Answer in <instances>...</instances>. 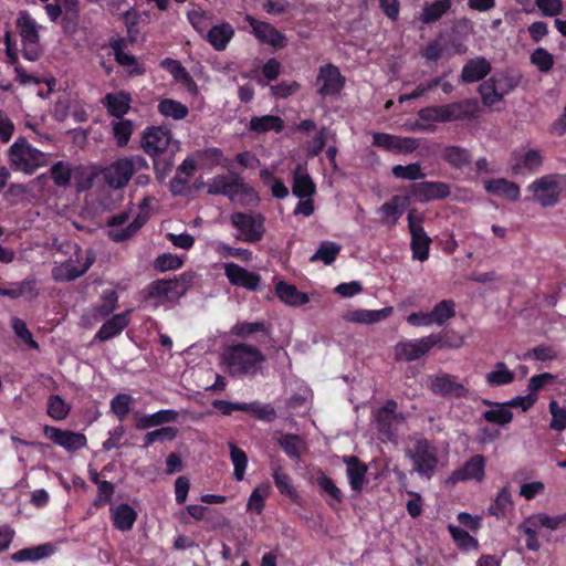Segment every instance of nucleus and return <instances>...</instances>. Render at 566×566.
<instances>
[{
	"label": "nucleus",
	"instance_id": "nucleus-1",
	"mask_svg": "<svg viewBox=\"0 0 566 566\" xmlns=\"http://www.w3.org/2000/svg\"><path fill=\"white\" fill-rule=\"evenodd\" d=\"M266 360L265 355L255 346L238 343L229 346L222 354V363L232 377H253Z\"/></svg>",
	"mask_w": 566,
	"mask_h": 566
},
{
	"label": "nucleus",
	"instance_id": "nucleus-2",
	"mask_svg": "<svg viewBox=\"0 0 566 566\" xmlns=\"http://www.w3.org/2000/svg\"><path fill=\"white\" fill-rule=\"evenodd\" d=\"M207 192L209 195H221L233 202L248 205L252 200H256L258 196L252 186L247 184L242 177L235 172L214 176L207 184Z\"/></svg>",
	"mask_w": 566,
	"mask_h": 566
},
{
	"label": "nucleus",
	"instance_id": "nucleus-3",
	"mask_svg": "<svg viewBox=\"0 0 566 566\" xmlns=\"http://www.w3.org/2000/svg\"><path fill=\"white\" fill-rule=\"evenodd\" d=\"M527 190L533 193V199L543 208L555 207L560 197L566 193V175L548 174L535 179L528 185Z\"/></svg>",
	"mask_w": 566,
	"mask_h": 566
},
{
	"label": "nucleus",
	"instance_id": "nucleus-4",
	"mask_svg": "<svg viewBox=\"0 0 566 566\" xmlns=\"http://www.w3.org/2000/svg\"><path fill=\"white\" fill-rule=\"evenodd\" d=\"M406 457L412 462V471L430 480L437 471L439 458L436 446L426 438L415 439L412 447L406 450Z\"/></svg>",
	"mask_w": 566,
	"mask_h": 566
},
{
	"label": "nucleus",
	"instance_id": "nucleus-5",
	"mask_svg": "<svg viewBox=\"0 0 566 566\" xmlns=\"http://www.w3.org/2000/svg\"><path fill=\"white\" fill-rule=\"evenodd\" d=\"M43 153L25 138H18L9 148V160L14 170L32 175L40 166Z\"/></svg>",
	"mask_w": 566,
	"mask_h": 566
},
{
	"label": "nucleus",
	"instance_id": "nucleus-6",
	"mask_svg": "<svg viewBox=\"0 0 566 566\" xmlns=\"http://www.w3.org/2000/svg\"><path fill=\"white\" fill-rule=\"evenodd\" d=\"M397 409V401L388 399L374 415L378 437L382 442L397 441L398 428L405 421V417Z\"/></svg>",
	"mask_w": 566,
	"mask_h": 566
},
{
	"label": "nucleus",
	"instance_id": "nucleus-7",
	"mask_svg": "<svg viewBox=\"0 0 566 566\" xmlns=\"http://www.w3.org/2000/svg\"><path fill=\"white\" fill-rule=\"evenodd\" d=\"M230 221L240 231V234L235 235L239 241L255 243L261 241L265 233V218L261 213L233 212Z\"/></svg>",
	"mask_w": 566,
	"mask_h": 566
},
{
	"label": "nucleus",
	"instance_id": "nucleus-8",
	"mask_svg": "<svg viewBox=\"0 0 566 566\" xmlns=\"http://www.w3.org/2000/svg\"><path fill=\"white\" fill-rule=\"evenodd\" d=\"M444 344L440 334H431L429 336L401 340L395 347L396 360L413 361L428 354L436 345Z\"/></svg>",
	"mask_w": 566,
	"mask_h": 566
},
{
	"label": "nucleus",
	"instance_id": "nucleus-9",
	"mask_svg": "<svg viewBox=\"0 0 566 566\" xmlns=\"http://www.w3.org/2000/svg\"><path fill=\"white\" fill-rule=\"evenodd\" d=\"M135 172V161L129 157H120L101 169L105 184L113 190L125 188Z\"/></svg>",
	"mask_w": 566,
	"mask_h": 566
},
{
	"label": "nucleus",
	"instance_id": "nucleus-10",
	"mask_svg": "<svg viewBox=\"0 0 566 566\" xmlns=\"http://www.w3.org/2000/svg\"><path fill=\"white\" fill-rule=\"evenodd\" d=\"M457 379V376L447 373L431 375L428 377L429 389L433 395L442 398H467L469 388Z\"/></svg>",
	"mask_w": 566,
	"mask_h": 566
},
{
	"label": "nucleus",
	"instance_id": "nucleus-11",
	"mask_svg": "<svg viewBox=\"0 0 566 566\" xmlns=\"http://www.w3.org/2000/svg\"><path fill=\"white\" fill-rule=\"evenodd\" d=\"M346 84L345 76L333 63H326L318 69L316 85L322 97L337 96Z\"/></svg>",
	"mask_w": 566,
	"mask_h": 566
},
{
	"label": "nucleus",
	"instance_id": "nucleus-12",
	"mask_svg": "<svg viewBox=\"0 0 566 566\" xmlns=\"http://www.w3.org/2000/svg\"><path fill=\"white\" fill-rule=\"evenodd\" d=\"M96 260L95 252L87 250L84 262L81 266L76 265V262L81 261V256L76 253V260L69 259L52 270V279L55 282H70L85 274Z\"/></svg>",
	"mask_w": 566,
	"mask_h": 566
},
{
	"label": "nucleus",
	"instance_id": "nucleus-13",
	"mask_svg": "<svg viewBox=\"0 0 566 566\" xmlns=\"http://www.w3.org/2000/svg\"><path fill=\"white\" fill-rule=\"evenodd\" d=\"M43 434L54 444L65 449L67 452H75L86 447L87 438L84 433L71 430H63L54 426L45 424Z\"/></svg>",
	"mask_w": 566,
	"mask_h": 566
},
{
	"label": "nucleus",
	"instance_id": "nucleus-14",
	"mask_svg": "<svg viewBox=\"0 0 566 566\" xmlns=\"http://www.w3.org/2000/svg\"><path fill=\"white\" fill-rule=\"evenodd\" d=\"M171 133L161 126L147 127L142 137V147L148 156H158L168 153Z\"/></svg>",
	"mask_w": 566,
	"mask_h": 566
},
{
	"label": "nucleus",
	"instance_id": "nucleus-15",
	"mask_svg": "<svg viewBox=\"0 0 566 566\" xmlns=\"http://www.w3.org/2000/svg\"><path fill=\"white\" fill-rule=\"evenodd\" d=\"M244 20L251 25L254 36L261 43L269 44L275 49L286 45V36L271 23L259 21L250 14H247Z\"/></svg>",
	"mask_w": 566,
	"mask_h": 566
},
{
	"label": "nucleus",
	"instance_id": "nucleus-16",
	"mask_svg": "<svg viewBox=\"0 0 566 566\" xmlns=\"http://www.w3.org/2000/svg\"><path fill=\"white\" fill-rule=\"evenodd\" d=\"M223 270L231 285L243 287L248 291H258L260 289V274L249 271L233 262L224 263Z\"/></svg>",
	"mask_w": 566,
	"mask_h": 566
},
{
	"label": "nucleus",
	"instance_id": "nucleus-17",
	"mask_svg": "<svg viewBox=\"0 0 566 566\" xmlns=\"http://www.w3.org/2000/svg\"><path fill=\"white\" fill-rule=\"evenodd\" d=\"M486 459L482 454L471 457L462 467L455 469L449 480L452 483L474 480L482 482L485 476Z\"/></svg>",
	"mask_w": 566,
	"mask_h": 566
},
{
	"label": "nucleus",
	"instance_id": "nucleus-18",
	"mask_svg": "<svg viewBox=\"0 0 566 566\" xmlns=\"http://www.w3.org/2000/svg\"><path fill=\"white\" fill-rule=\"evenodd\" d=\"M109 46L114 52L115 61L122 66L129 67L127 71L129 76L143 75L146 72L145 66L138 62L135 55L125 52L127 46L126 39H113L109 42Z\"/></svg>",
	"mask_w": 566,
	"mask_h": 566
},
{
	"label": "nucleus",
	"instance_id": "nucleus-19",
	"mask_svg": "<svg viewBox=\"0 0 566 566\" xmlns=\"http://www.w3.org/2000/svg\"><path fill=\"white\" fill-rule=\"evenodd\" d=\"M130 310L108 318L95 334V339L105 342L119 335L130 323Z\"/></svg>",
	"mask_w": 566,
	"mask_h": 566
},
{
	"label": "nucleus",
	"instance_id": "nucleus-20",
	"mask_svg": "<svg viewBox=\"0 0 566 566\" xmlns=\"http://www.w3.org/2000/svg\"><path fill=\"white\" fill-rule=\"evenodd\" d=\"M102 104L107 109L109 116L120 119L130 109L132 95L126 91L107 93L102 98Z\"/></svg>",
	"mask_w": 566,
	"mask_h": 566
},
{
	"label": "nucleus",
	"instance_id": "nucleus-21",
	"mask_svg": "<svg viewBox=\"0 0 566 566\" xmlns=\"http://www.w3.org/2000/svg\"><path fill=\"white\" fill-rule=\"evenodd\" d=\"M409 203L410 197L392 196L390 200L384 202L379 208V213L382 216V223L391 227L396 226Z\"/></svg>",
	"mask_w": 566,
	"mask_h": 566
},
{
	"label": "nucleus",
	"instance_id": "nucleus-22",
	"mask_svg": "<svg viewBox=\"0 0 566 566\" xmlns=\"http://www.w3.org/2000/svg\"><path fill=\"white\" fill-rule=\"evenodd\" d=\"M478 111L479 103L476 98H465L444 105L447 123L472 118L475 116Z\"/></svg>",
	"mask_w": 566,
	"mask_h": 566
},
{
	"label": "nucleus",
	"instance_id": "nucleus-23",
	"mask_svg": "<svg viewBox=\"0 0 566 566\" xmlns=\"http://www.w3.org/2000/svg\"><path fill=\"white\" fill-rule=\"evenodd\" d=\"M491 63L483 56L469 60L461 72L463 83H474L483 80L491 72Z\"/></svg>",
	"mask_w": 566,
	"mask_h": 566
},
{
	"label": "nucleus",
	"instance_id": "nucleus-24",
	"mask_svg": "<svg viewBox=\"0 0 566 566\" xmlns=\"http://www.w3.org/2000/svg\"><path fill=\"white\" fill-rule=\"evenodd\" d=\"M484 188L488 193L504 197L513 202L521 197L520 186L505 178L489 179L485 181Z\"/></svg>",
	"mask_w": 566,
	"mask_h": 566
},
{
	"label": "nucleus",
	"instance_id": "nucleus-25",
	"mask_svg": "<svg viewBox=\"0 0 566 566\" xmlns=\"http://www.w3.org/2000/svg\"><path fill=\"white\" fill-rule=\"evenodd\" d=\"M4 44H6V55L8 59V63L14 66V72L19 82L23 85L29 83L39 84L40 81L34 76L28 74L23 66L19 62L18 49L15 42L12 41L10 32H7L4 35Z\"/></svg>",
	"mask_w": 566,
	"mask_h": 566
},
{
	"label": "nucleus",
	"instance_id": "nucleus-26",
	"mask_svg": "<svg viewBox=\"0 0 566 566\" xmlns=\"http://www.w3.org/2000/svg\"><path fill=\"white\" fill-rule=\"evenodd\" d=\"M234 36V29L230 23H221L218 25L211 27L205 39L211 44V46L217 51H223L228 43Z\"/></svg>",
	"mask_w": 566,
	"mask_h": 566
},
{
	"label": "nucleus",
	"instance_id": "nucleus-27",
	"mask_svg": "<svg viewBox=\"0 0 566 566\" xmlns=\"http://www.w3.org/2000/svg\"><path fill=\"white\" fill-rule=\"evenodd\" d=\"M316 191V186L305 169L297 165L293 172L292 192L300 199L310 198Z\"/></svg>",
	"mask_w": 566,
	"mask_h": 566
},
{
	"label": "nucleus",
	"instance_id": "nucleus-28",
	"mask_svg": "<svg viewBox=\"0 0 566 566\" xmlns=\"http://www.w3.org/2000/svg\"><path fill=\"white\" fill-rule=\"evenodd\" d=\"M482 403L489 407H496L495 409L485 410L482 415L483 419L490 423L497 426H506L513 420V412L510 410L506 402H494L489 399H483Z\"/></svg>",
	"mask_w": 566,
	"mask_h": 566
},
{
	"label": "nucleus",
	"instance_id": "nucleus-29",
	"mask_svg": "<svg viewBox=\"0 0 566 566\" xmlns=\"http://www.w3.org/2000/svg\"><path fill=\"white\" fill-rule=\"evenodd\" d=\"M274 484L279 492L287 496L294 504L302 505L303 500L292 483V478L281 467L274 469L272 474Z\"/></svg>",
	"mask_w": 566,
	"mask_h": 566
},
{
	"label": "nucleus",
	"instance_id": "nucleus-30",
	"mask_svg": "<svg viewBox=\"0 0 566 566\" xmlns=\"http://www.w3.org/2000/svg\"><path fill=\"white\" fill-rule=\"evenodd\" d=\"M391 307L380 310H354L344 316L346 321L359 324H375L386 319L391 314Z\"/></svg>",
	"mask_w": 566,
	"mask_h": 566
},
{
	"label": "nucleus",
	"instance_id": "nucleus-31",
	"mask_svg": "<svg viewBox=\"0 0 566 566\" xmlns=\"http://www.w3.org/2000/svg\"><path fill=\"white\" fill-rule=\"evenodd\" d=\"M543 165V156L536 149H528L518 160L512 166L514 175H524L525 172L534 174L539 170Z\"/></svg>",
	"mask_w": 566,
	"mask_h": 566
},
{
	"label": "nucleus",
	"instance_id": "nucleus-32",
	"mask_svg": "<svg viewBox=\"0 0 566 566\" xmlns=\"http://www.w3.org/2000/svg\"><path fill=\"white\" fill-rule=\"evenodd\" d=\"M275 292L282 302L292 306H300L310 302V297L306 293L298 291L295 285L284 281H280L276 284Z\"/></svg>",
	"mask_w": 566,
	"mask_h": 566
},
{
	"label": "nucleus",
	"instance_id": "nucleus-33",
	"mask_svg": "<svg viewBox=\"0 0 566 566\" xmlns=\"http://www.w3.org/2000/svg\"><path fill=\"white\" fill-rule=\"evenodd\" d=\"M136 518V511L127 503H122L112 510L113 525L118 531L126 532L132 530Z\"/></svg>",
	"mask_w": 566,
	"mask_h": 566
},
{
	"label": "nucleus",
	"instance_id": "nucleus-34",
	"mask_svg": "<svg viewBox=\"0 0 566 566\" xmlns=\"http://www.w3.org/2000/svg\"><path fill=\"white\" fill-rule=\"evenodd\" d=\"M441 157L449 166L455 169H463L472 161V155L469 149L453 145L446 146Z\"/></svg>",
	"mask_w": 566,
	"mask_h": 566
},
{
	"label": "nucleus",
	"instance_id": "nucleus-35",
	"mask_svg": "<svg viewBox=\"0 0 566 566\" xmlns=\"http://www.w3.org/2000/svg\"><path fill=\"white\" fill-rule=\"evenodd\" d=\"M284 129V122L276 115L253 116L249 123V130L263 134L268 132L281 133Z\"/></svg>",
	"mask_w": 566,
	"mask_h": 566
},
{
	"label": "nucleus",
	"instance_id": "nucleus-36",
	"mask_svg": "<svg viewBox=\"0 0 566 566\" xmlns=\"http://www.w3.org/2000/svg\"><path fill=\"white\" fill-rule=\"evenodd\" d=\"M452 7L451 0H436L431 3H424L419 20L423 24H431L439 21L444 14H447Z\"/></svg>",
	"mask_w": 566,
	"mask_h": 566
},
{
	"label": "nucleus",
	"instance_id": "nucleus-37",
	"mask_svg": "<svg viewBox=\"0 0 566 566\" xmlns=\"http://www.w3.org/2000/svg\"><path fill=\"white\" fill-rule=\"evenodd\" d=\"M410 235V249L412 253V259L418 260L420 262L427 261L430 255V245L432 243L431 238L427 234L424 230L411 232Z\"/></svg>",
	"mask_w": 566,
	"mask_h": 566
},
{
	"label": "nucleus",
	"instance_id": "nucleus-38",
	"mask_svg": "<svg viewBox=\"0 0 566 566\" xmlns=\"http://www.w3.org/2000/svg\"><path fill=\"white\" fill-rule=\"evenodd\" d=\"M261 333L263 336L269 337L271 335V326L265 322H238L231 328V334L241 338L248 339L253 334Z\"/></svg>",
	"mask_w": 566,
	"mask_h": 566
},
{
	"label": "nucleus",
	"instance_id": "nucleus-39",
	"mask_svg": "<svg viewBox=\"0 0 566 566\" xmlns=\"http://www.w3.org/2000/svg\"><path fill=\"white\" fill-rule=\"evenodd\" d=\"M161 66L168 71L176 81L182 82L189 91L197 92L196 82L178 60L166 57L161 61Z\"/></svg>",
	"mask_w": 566,
	"mask_h": 566
},
{
	"label": "nucleus",
	"instance_id": "nucleus-40",
	"mask_svg": "<svg viewBox=\"0 0 566 566\" xmlns=\"http://www.w3.org/2000/svg\"><path fill=\"white\" fill-rule=\"evenodd\" d=\"M54 552L52 544H41L34 547L22 548L11 555V559L15 563L36 562L49 557Z\"/></svg>",
	"mask_w": 566,
	"mask_h": 566
},
{
	"label": "nucleus",
	"instance_id": "nucleus-41",
	"mask_svg": "<svg viewBox=\"0 0 566 566\" xmlns=\"http://www.w3.org/2000/svg\"><path fill=\"white\" fill-rule=\"evenodd\" d=\"M316 483L319 488L321 494L328 495L329 499H326V503L328 504L329 507H334V502L338 504L343 503L345 496L342 490L324 472H319V474L316 478Z\"/></svg>",
	"mask_w": 566,
	"mask_h": 566
},
{
	"label": "nucleus",
	"instance_id": "nucleus-42",
	"mask_svg": "<svg viewBox=\"0 0 566 566\" xmlns=\"http://www.w3.org/2000/svg\"><path fill=\"white\" fill-rule=\"evenodd\" d=\"M515 374L504 361H497L494 369L485 375V380L491 387H500L510 385L514 381Z\"/></svg>",
	"mask_w": 566,
	"mask_h": 566
},
{
	"label": "nucleus",
	"instance_id": "nucleus-43",
	"mask_svg": "<svg viewBox=\"0 0 566 566\" xmlns=\"http://www.w3.org/2000/svg\"><path fill=\"white\" fill-rule=\"evenodd\" d=\"M513 501L509 486H503L496 497L492 501L488 511L489 514L497 518L505 517L506 513L512 509Z\"/></svg>",
	"mask_w": 566,
	"mask_h": 566
},
{
	"label": "nucleus",
	"instance_id": "nucleus-44",
	"mask_svg": "<svg viewBox=\"0 0 566 566\" xmlns=\"http://www.w3.org/2000/svg\"><path fill=\"white\" fill-rule=\"evenodd\" d=\"M71 405L60 395H50L46 401V415L55 421H62L70 416Z\"/></svg>",
	"mask_w": 566,
	"mask_h": 566
},
{
	"label": "nucleus",
	"instance_id": "nucleus-45",
	"mask_svg": "<svg viewBox=\"0 0 566 566\" xmlns=\"http://www.w3.org/2000/svg\"><path fill=\"white\" fill-rule=\"evenodd\" d=\"M74 167L69 161H56L50 168V177L54 185L61 188L69 187L73 177Z\"/></svg>",
	"mask_w": 566,
	"mask_h": 566
},
{
	"label": "nucleus",
	"instance_id": "nucleus-46",
	"mask_svg": "<svg viewBox=\"0 0 566 566\" xmlns=\"http://www.w3.org/2000/svg\"><path fill=\"white\" fill-rule=\"evenodd\" d=\"M429 313L432 324L443 325L455 316V303L452 300H442Z\"/></svg>",
	"mask_w": 566,
	"mask_h": 566
},
{
	"label": "nucleus",
	"instance_id": "nucleus-47",
	"mask_svg": "<svg viewBox=\"0 0 566 566\" xmlns=\"http://www.w3.org/2000/svg\"><path fill=\"white\" fill-rule=\"evenodd\" d=\"M17 27L19 29L22 42L40 40L35 20L27 12H22L19 15L17 20Z\"/></svg>",
	"mask_w": 566,
	"mask_h": 566
},
{
	"label": "nucleus",
	"instance_id": "nucleus-48",
	"mask_svg": "<svg viewBox=\"0 0 566 566\" xmlns=\"http://www.w3.org/2000/svg\"><path fill=\"white\" fill-rule=\"evenodd\" d=\"M340 245L333 241H323L316 252L310 258L311 262L322 261L331 265L340 252Z\"/></svg>",
	"mask_w": 566,
	"mask_h": 566
},
{
	"label": "nucleus",
	"instance_id": "nucleus-49",
	"mask_svg": "<svg viewBox=\"0 0 566 566\" xmlns=\"http://www.w3.org/2000/svg\"><path fill=\"white\" fill-rule=\"evenodd\" d=\"M158 112L166 117L179 120L188 115L189 109L185 104L176 99L165 98L159 102Z\"/></svg>",
	"mask_w": 566,
	"mask_h": 566
},
{
	"label": "nucleus",
	"instance_id": "nucleus-50",
	"mask_svg": "<svg viewBox=\"0 0 566 566\" xmlns=\"http://www.w3.org/2000/svg\"><path fill=\"white\" fill-rule=\"evenodd\" d=\"M526 524H531L533 527L556 530L560 525H566V513L556 516H551L546 513H538L536 515L530 516L526 520Z\"/></svg>",
	"mask_w": 566,
	"mask_h": 566
},
{
	"label": "nucleus",
	"instance_id": "nucleus-51",
	"mask_svg": "<svg viewBox=\"0 0 566 566\" xmlns=\"http://www.w3.org/2000/svg\"><path fill=\"white\" fill-rule=\"evenodd\" d=\"M279 446L285 452V454L292 460L301 459V448L303 440L298 434L284 433L279 439Z\"/></svg>",
	"mask_w": 566,
	"mask_h": 566
},
{
	"label": "nucleus",
	"instance_id": "nucleus-52",
	"mask_svg": "<svg viewBox=\"0 0 566 566\" xmlns=\"http://www.w3.org/2000/svg\"><path fill=\"white\" fill-rule=\"evenodd\" d=\"M245 410L255 419L272 422L277 418L276 410L270 403H261L260 401L245 402Z\"/></svg>",
	"mask_w": 566,
	"mask_h": 566
},
{
	"label": "nucleus",
	"instance_id": "nucleus-53",
	"mask_svg": "<svg viewBox=\"0 0 566 566\" xmlns=\"http://www.w3.org/2000/svg\"><path fill=\"white\" fill-rule=\"evenodd\" d=\"M213 250L224 259L238 258L242 262H250L253 256V252L251 250L243 248H232L223 241L214 242Z\"/></svg>",
	"mask_w": 566,
	"mask_h": 566
},
{
	"label": "nucleus",
	"instance_id": "nucleus-54",
	"mask_svg": "<svg viewBox=\"0 0 566 566\" xmlns=\"http://www.w3.org/2000/svg\"><path fill=\"white\" fill-rule=\"evenodd\" d=\"M448 530L454 543L458 545L460 549L471 551L479 548L478 539L471 536L465 530L452 524L448 526Z\"/></svg>",
	"mask_w": 566,
	"mask_h": 566
},
{
	"label": "nucleus",
	"instance_id": "nucleus-55",
	"mask_svg": "<svg viewBox=\"0 0 566 566\" xmlns=\"http://www.w3.org/2000/svg\"><path fill=\"white\" fill-rule=\"evenodd\" d=\"M391 174L395 178L403 179V180H419L426 177V174L422 172L420 163H411L409 165H396L391 169Z\"/></svg>",
	"mask_w": 566,
	"mask_h": 566
},
{
	"label": "nucleus",
	"instance_id": "nucleus-56",
	"mask_svg": "<svg viewBox=\"0 0 566 566\" xmlns=\"http://www.w3.org/2000/svg\"><path fill=\"white\" fill-rule=\"evenodd\" d=\"M96 177L97 172L88 171V169L82 165L74 167L73 178L78 192L92 189Z\"/></svg>",
	"mask_w": 566,
	"mask_h": 566
},
{
	"label": "nucleus",
	"instance_id": "nucleus-57",
	"mask_svg": "<svg viewBox=\"0 0 566 566\" xmlns=\"http://www.w3.org/2000/svg\"><path fill=\"white\" fill-rule=\"evenodd\" d=\"M118 295L114 290H106L102 295V303L94 307L95 317H107L117 307Z\"/></svg>",
	"mask_w": 566,
	"mask_h": 566
},
{
	"label": "nucleus",
	"instance_id": "nucleus-58",
	"mask_svg": "<svg viewBox=\"0 0 566 566\" xmlns=\"http://www.w3.org/2000/svg\"><path fill=\"white\" fill-rule=\"evenodd\" d=\"M230 458L233 463V476L237 481H242L248 465L247 453L233 443H230Z\"/></svg>",
	"mask_w": 566,
	"mask_h": 566
},
{
	"label": "nucleus",
	"instance_id": "nucleus-59",
	"mask_svg": "<svg viewBox=\"0 0 566 566\" xmlns=\"http://www.w3.org/2000/svg\"><path fill=\"white\" fill-rule=\"evenodd\" d=\"M134 130V124L130 119H123L113 123V135L118 147H125Z\"/></svg>",
	"mask_w": 566,
	"mask_h": 566
},
{
	"label": "nucleus",
	"instance_id": "nucleus-60",
	"mask_svg": "<svg viewBox=\"0 0 566 566\" xmlns=\"http://www.w3.org/2000/svg\"><path fill=\"white\" fill-rule=\"evenodd\" d=\"M134 399L128 394H117L111 400V410L119 421H124L130 411Z\"/></svg>",
	"mask_w": 566,
	"mask_h": 566
},
{
	"label": "nucleus",
	"instance_id": "nucleus-61",
	"mask_svg": "<svg viewBox=\"0 0 566 566\" xmlns=\"http://www.w3.org/2000/svg\"><path fill=\"white\" fill-rule=\"evenodd\" d=\"M367 470V465L361 461L346 469L348 482L353 491L361 492Z\"/></svg>",
	"mask_w": 566,
	"mask_h": 566
},
{
	"label": "nucleus",
	"instance_id": "nucleus-62",
	"mask_svg": "<svg viewBox=\"0 0 566 566\" xmlns=\"http://www.w3.org/2000/svg\"><path fill=\"white\" fill-rule=\"evenodd\" d=\"M187 19L192 28L205 38L210 29V17L201 9H193L187 12Z\"/></svg>",
	"mask_w": 566,
	"mask_h": 566
},
{
	"label": "nucleus",
	"instance_id": "nucleus-63",
	"mask_svg": "<svg viewBox=\"0 0 566 566\" xmlns=\"http://www.w3.org/2000/svg\"><path fill=\"white\" fill-rule=\"evenodd\" d=\"M483 105L491 107L495 105L496 103L501 102L503 98V95L497 92L496 85L493 78H490L488 81H484L482 84H480L478 88Z\"/></svg>",
	"mask_w": 566,
	"mask_h": 566
},
{
	"label": "nucleus",
	"instance_id": "nucleus-64",
	"mask_svg": "<svg viewBox=\"0 0 566 566\" xmlns=\"http://www.w3.org/2000/svg\"><path fill=\"white\" fill-rule=\"evenodd\" d=\"M531 63L534 64L539 72L547 73L554 66V56L546 49L537 48L530 56Z\"/></svg>",
	"mask_w": 566,
	"mask_h": 566
}]
</instances>
